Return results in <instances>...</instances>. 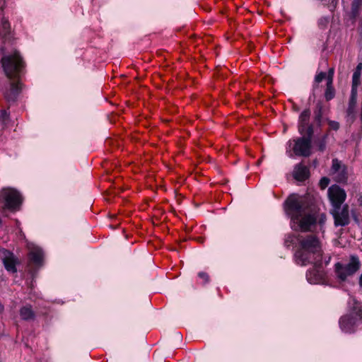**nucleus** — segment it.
I'll return each mask as SVG.
<instances>
[{
    "instance_id": "nucleus-1",
    "label": "nucleus",
    "mask_w": 362,
    "mask_h": 362,
    "mask_svg": "<svg viewBox=\"0 0 362 362\" xmlns=\"http://www.w3.org/2000/svg\"><path fill=\"white\" fill-rule=\"evenodd\" d=\"M296 245L295 259L298 264H314L306 274L308 281L312 284L325 282V272L321 267L322 250L320 240L314 235H298L291 240Z\"/></svg>"
},
{
    "instance_id": "nucleus-2",
    "label": "nucleus",
    "mask_w": 362,
    "mask_h": 362,
    "mask_svg": "<svg viewBox=\"0 0 362 362\" xmlns=\"http://www.w3.org/2000/svg\"><path fill=\"white\" fill-rule=\"evenodd\" d=\"M286 211L291 218V227L294 230H311L317 223L319 209L308 197L291 195L286 202Z\"/></svg>"
},
{
    "instance_id": "nucleus-3",
    "label": "nucleus",
    "mask_w": 362,
    "mask_h": 362,
    "mask_svg": "<svg viewBox=\"0 0 362 362\" xmlns=\"http://www.w3.org/2000/svg\"><path fill=\"white\" fill-rule=\"evenodd\" d=\"M1 64L6 77L14 80L11 82L10 88L6 91L5 98L8 101H14L22 89L19 78L23 72L25 63L20 52L14 50L4 56L1 59Z\"/></svg>"
},
{
    "instance_id": "nucleus-4",
    "label": "nucleus",
    "mask_w": 362,
    "mask_h": 362,
    "mask_svg": "<svg viewBox=\"0 0 362 362\" xmlns=\"http://www.w3.org/2000/svg\"><path fill=\"white\" fill-rule=\"evenodd\" d=\"M339 325L344 333L351 334L362 325V305L355 301L349 313L339 318Z\"/></svg>"
},
{
    "instance_id": "nucleus-5",
    "label": "nucleus",
    "mask_w": 362,
    "mask_h": 362,
    "mask_svg": "<svg viewBox=\"0 0 362 362\" xmlns=\"http://www.w3.org/2000/svg\"><path fill=\"white\" fill-rule=\"evenodd\" d=\"M361 267L359 259L356 256H351L346 264L338 262L335 264V272L337 277L344 281L347 277L354 274Z\"/></svg>"
},
{
    "instance_id": "nucleus-6",
    "label": "nucleus",
    "mask_w": 362,
    "mask_h": 362,
    "mask_svg": "<svg viewBox=\"0 0 362 362\" xmlns=\"http://www.w3.org/2000/svg\"><path fill=\"white\" fill-rule=\"evenodd\" d=\"M4 201V208L11 211H18L23 202L21 194L12 188L3 189L1 192Z\"/></svg>"
},
{
    "instance_id": "nucleus-7",
    "label": "nucleus",
    "mask_w": 362,
    "mask_h": 362,
    "mask_svg": "<svg viewBox=\"0 0 362 362\" xmlns=\"http://www.w3.org/2000/svg\"><path fill=\"white\" fill-rule=\"evenodd\" d=\"M305 136L298 138L292 141H289V146L292 147V150L295 155L299 156H309L311 153V139L308 134Z\"/></svg>"
},
{
    "instance_id": "nucleus-8",
    "label": "nucleus",
    "mask_w": 362,
    "mask_h": 362,
    "mask_svg": "<svg viewBox=\"0 0 362 362\" xmlns=\"http://www.w3.org/2000/svg\"><path fill=\"white\" fill-rule=\"evenodd\" d=\"M327 197L332 208L341 206L346 199L345 190L337 185H333L328 188Z\"/></svg>"
},
{
    "instance_id": "nucleus-9",
    "label": "nucleus",
    "mask_w": 362,
    "mask_h": 362,
    "mask_svg": "<svg viewBox=\"0 0 362 362\" xmlns=\"http://www.w3.org/2000/svg\"><path fill=\"white\" fill-rule=\"evenodd\" d=\"M330 213L333 216L335 226H345L349 223V205L331 208Z\"/></svg>"
},
{
    "instance_id": "nucleus-10",
    "label": "nucleus",
    "mask_w": 362,
    "mask_h": 362,
    "mask_svg": "<svg viewBox=\"0 0 362 362\" xmlns=\"http://www.w3.org/2000/svg\"><path fill=\"white\" fill-rule=\"evenodd\" d=\"M330 175L337 182H345L347 180L346 168L337 158L332 160Z\"/></svg>"
},
{
    "instance_id": "nucleus-11",
    "label": "nucleus",
    "mask_w": 362,
    "mask_h": 362,
    "mask_svg": "<svg viewBox=\"0 0 362 362\" xmlns=\"http://www.w3.org/2000/svg\"><path fill=\"white\" fill-rule=\"evenodd\" d=\"M310 111L308 109L304 110L299 116L298 131L300 134H308L312 136L313 134V127L309 124Z\"/></svg>"
},
{
    "instance_id": "nucleus-12",
    "label": "nucleus",
    "mask_w": 362,
    "mask_h": 362,
    "mask_svg": "<svg viewBox=\"0 0 362 362\" xmlns=\"http://www.w3.org/2000/svg\"><path fill=\"white\" fill-rule=\"evenodd\" d=\"M30 262L34 264L37 268H40L43 265L44 253L42 249L34 247L30 249L28 254Z\"/></svg>"
},
{
    "instance_id": "nucleus-13",
    "label": "nucleus",
    "mask_w": 362,
    "mask_h": 362,
    "mask_svg": "<svg viewBox=\"0 0 362 362\" xmlns=\"http://www.w3.org/2000/svg\"><path fill=\"white\" fill-rule=\"evenodd\" d=\"M293 175L296 180L304 181L310 176L309 168L301 163L298 164L294 168Z\"/></svg>"
},
{
    "instance_id": "nucleus-14",
    "label": "nucleus",
    "mask_w": 362,
    "mask_h": 362,
    "mask_svg": "<svg viewBox=\"0 0 362 362\" xmlns=\"http://www.w3.org/2000/svg\"><path fill=\"white\" fill-rule=\"evenodd\" d=\"M19 315L21 318L25 321L34 320L36 316L32 305L30 304L22 306L19 310Z\"/></svg>"
},
{
    "instance_id": "nucleus-15",
    "label": "nucleus",
    "mask_w": 362,
    "mask_h": 362,
    "mask_svg": "<svg viewBox=\"0 0 362 362\" xmlns=\"http://www.w3.org/2000/svg\"><path fill=\"white\" fill-rule=\"evenodd\" d=\"M4 265L6 269L11 273H16V260L13 256L6 257L4 260Z\"/></svg>"
},
{
    "instance_id": "nucleus-16",
    "label": "nucleus",
    "mask_w": 362,
    "mask_h": 362,
    "mask_svg": "<svg viewBox=\"0 0 362 362\" xmlns=\"http://www.w3.org/2000/svg\"><path fill=\"white\" fill-rule=\"evenodd\" d=\"M357 95H358L357 90H355V89L351 90L349 107L347 109V113L349 115H351L354 113V110H355V107L356 105V100H357Z\"/></svg>"
},
{
    "instance_id": "nucleus-17",
    "label": "nucleus",
    "mask_w": 362,
    "mask_h": 362,
    "mask_svg": "<svg viewBox=\"0 0 362 362\" xmlns=\"http://www.w3.org/2000/svg\"><path fill=\"white\" fill-rule=\"evenodd\" d=\"M10 23L8 20L3 18L0 26V34L4 37H6L10 33Z\"/></svg>"
},
{
    "instance_id": "nucleus-18",
    "label": "nucleus",
    "mask_w": 362,
    "mask_h": 362,
    "mask_svg": "<svg viewBox=\"0 0 362 362\" xmlns=\"http://www.w3.org/2000/svg\"><path fill=\"white\" fill-rule=\"evenodd\" d=\"M361 73H359L358 71H354L353 76H352V85H351V90H357L358 87L360 84V79H361Z\"/></svg>"
},
{
    "instance_id": "nucleus-19",
    "label": "nucleus",
    "mask_w": 362,
    "mask_h": 362,
    "mask_svg": "<svg viewBox=\"0 0 362 362\" xmlns=\"http://www.w3.org/2000/svg\"><path fill=\"white\" fill-rule=\"evenodd\" d=\"M332 78L327 81V88L325 91V98L327 100L332 99L334 96V89L332 87Z\"/></svg>"
},
{
    "instance_id": "nucleus-20",
    "label": "nucleus",
    "mask_w": 362,
    "mask_h": 362,
    "mask_svg": "<svg viewBox=\"0 0 362 362\" xmlns=\"http://www.w3.org/2000/svg\"><path fill=\"white\" fill-rule=\"evenodd\" d=\"M198 278L200 280V284H206L209 282L210 277L209 275L204 272H200L198 273Z\"/></svg>"
},
{
    "instance_id": "nucleus-21",
    "label": "nucleus",
    "mask_w": 362,
    "mask_h": 362,
    "mask_svg": "<svg viewBox=\"0 0 362 362\" xmlns=\"http://www.w3.org/2000/svg\"><path fill=\"white\" fill-rule=\"evenodd\" d=\"M329 184V179L327 177L321 178L319 182V185L322 189H325Z\"/></svg>"
},
{
    "instance_id": "nucleus-22",
    "label": "nucleus",
    "mask_w": 362,
    "mask_h": 362,
    "mask_svg": "<svg viewBox=\"0 0 362 362\" xmlns=\"http://www.w3.org/2000/svg\"><path fill=\"white\" fill-rule=\"evenodd\" d=\"M9 119V113L6 110H1L0 114V120L3 122L8 121Z\"/></svg>"
},
{
    "instance_id": "nucleus-23",
    "label": "nucleus",
    "mask_w": 362,
    "mask_h": 362,
    "mask_svg": "<svg viewBox=\"0 0 362 362\" xmlns=\"http://www.w3.org/2000/svg\"><path fill=\"white\" fill-rule=\"evenodd\" d=\"M327 74L325 72H320L315 76V81L317 83L321 82L326 76Z\"/></svg>"
},
{
    "instance_id": "nucleus-24",
    "label": "nucleus",
    "mask_w": 362,
    "mask_h": 362,
    "mask_svg": "<svg viewBox=\"0 0 362 362\" xmlns=\"http://www.w3.org/2000/svg\"><path fill=\"white\" fill-rule=\"evenodd\" d=\"M361 4L362 0H354L352 4V9L354 11H356Z\"/></svg>"
},
{
    "instance_id": "nucleus-25",
    "label": "nucleus",
    "mask_w": 362,
    "mask_h": 362,
    "mask_svg": "<svg viewBox=\"0 0 362 362\" xmlns=\"http://www.w3.org/2000/svg\"><path fill=\"white\" fill-rule=\"evenodd\" d=\"M329 126L333 130H337L339 128V124L334 121L329 122Z\"/></svg>"
},
{
    "instance_id": "nucleus-26",
    "label": "nucleus",
    "mask_w": 362,
    "mask_h": 362,
    "mask_svg": "<svg viewBox=\"0 0 362 362\" xmlns=\"http://www.w3.org/2000/svg\"><path fill=\"white\" fill-rule=\"evenodd\" d=\"M328 23V21L327 18H321L320 21H319V25L320 26H325Z\"/></svg>"
},
{
    "instance_id": "nucleus-27",
    "label": "nucleus",
    "mask_w": 362,
    "mask_h": 362,
    "mask_svg": "<svg viewBox=\"0 0 362 362\" xmlns=\"http://www.w3.org/2000/svg\"><path fill=\"white\" fill-rule=\"evenodd\" d=\"M333 75H334V69H330L329 70V72H328V79H327V81H329V79L332 78H333Z\"/></svg>"
},
{
    "instance_id": "nucleus-28",
    "label": "nucleus",
    "mask_w": 362,
    "mask_h": 362,
    "mask_svg": "<svg viewBox=\"0 0 362 362\" xmlns=\"http://www.w3.org/2000/svg\"><path fill=\"white\" fill-rule=\"evenodd\" d=\"M359 70V73H361V70H362V64H359L357 65L356 66V69L355 71H358Z\"/></svg>"
},
{
    "instance_id": "nucleus-29",
    "label": "nucleus",
    "mask_w": 362,
    "mask_h": 362,
    "mask_svg": "<svg viewBox=\"0 0 362 362\" xmlns=\"http://www.w3.org/2000/svg\"><path fill=\"white\" fill-rule=\"evenodd\" d=\"M324 148H325V145H324V144H323V145H320V151H323V150H324Z\"/></svg>"
}]
</instances>
